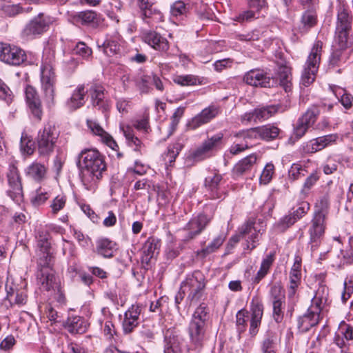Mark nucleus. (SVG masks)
<instances>
[{"mask_svg":"<svg viewBox=\"0 0 353 353\" xmlns=\"http://www.w3.org/2000/svg\"><path fill=\"white\" fill-rule=\"evenodd\" d=\"M77 165L80 170V178L88 190H94L107 165L104 156L95 149H84L77 156Z\"/></svg>","mask_w":353,"mask_h":353,"instance_id":"1","label":"nucleus"},{"mask_svg":"<svg viewBox=\"0 0 353 353\" xmlns=\"http://www.w3.org/2000/svg\"><path fill=\"white\" fill-rule=\"evenodd\" d=\"M208 314L207 307L202 304L194 311L188 327L192 347L188 349V352H190V350L199 351L201 348L205 335V325L208 319Z\"/></svg>","mask_w":353,"mask_h":353,"instance_id":"2","label":"nucleus"},{"mask_svg":"<svg viewBox=\"0 0 353 353\" xmlns=\"http://www.w3.org/2000/svg\"><path fill=\"white\" fill-rule=\"evenodd\" d=\"M322 49L323 42L320 40L315 41L305 61L301 76V83L305 86L310 85L315 79L321 63Z\"/></svg>","mask_w":353,"mask_h":353,"instance_id":"3","label":"nucleus"},{"mask_svg":"<svg viewBox=\"0 0 353 353\" xmlns=\"http://www.w3.org/2000/svg\"><path fill=\"white\" fill-rule=\"evenodd\" d=\"M337 17L334 39L350 41V34L352 29L353 17L344 3L339 1L336 6Z\"/></svg>","mask_w":353,"mask_h":353,"instance_id":"4","label":"nucleus"},{"mask_svg":"<svg viewBox=\"0 0 353 353\" xmlns=\"http://www.w3.org/2000/svg\"><path fill=\"white\" fill-rule=\"evenodd\" d=\"M59 137V131L54 125L48 123L40 130L37 137V146L40 156H48L53 152L57 139Z\"/></svg>","mask_w":353,"mask_h":353,"instance_id":"5","label":"nucleus"},{"mask_svg":"<svg viewBox=\"0 0 353 353\" xmlns=\"http://www.w3.org/2000/svg\"><path fill=\"white\" fill-rule=\"evenodd\" d=\"M52 23L50 16L39 13L34 17L21 30V36L24 39H33L46 32Z\"/></svg>","mask_w":353,"mask_h":353,"instance_id":"6","label":"nucleus"},{"mask_svg":"<svg viewBox=\"0 0 353 353\" xmlns=\"http://www.w3.org/2000/svg\"><path fill=\"white\" fill-rule=\"evenodd\" d=\"M353 52L351 41L334 39L328 59L329 68L342 67L346 63Z\"/></svg>","mask_w":353,"mask_h":353,"instance_id":"7","label":"nucleus"},{"mask_svg":"<svg viewBox=\"0 0 353 353\" xmlns=\"http://www.w3.org/2000/svg\"><path fill=\"white\" fill-rule=\"evenodd\" d=\"M205 288L203 276L199 272H195L188 275L182 283L181 291L183 294H188V298L191 301H197L202 295V291Z\"/></svg>","mask_w":353,"mask_h":353,"instance_id":"8","label":"nucleus"},{"mask_svg":"<svg viewBox=\"0 0 353 353\" xmlns=\"http://www.w3.org/2000/svg\"><path fill=\"white\" fill-rule=\"evenodd\" d=\"M41 89L44 99L49 105L54 104L55 97V74L52 66L49 63H43L41 68Z\"/></svg>","mask_w":353,"mask_h":353,"instance_id":"9","label":"nucleus"},{"mask_svg":"<svg viewBox=\"0 0 353 353\" xmlns=\"http://www.w3.org/2000/svg\"><path fill=\"white\" fill-rule=\"evenodd\" d=\"M9 189L8 195L15 203H20L23 199L21 178L18 168L14 165H10L7 173Z\"/></svg>","mask_w":353,"mask_h":353,"instance_id":"10","label":"nucleus"},{"mask_svg":"<svg viewBox=\"0 0 353 353\" xmlns=\"http://www.w3.org/2000/svg\"><path fill=\"white\" fill-rule=\"evenodd\" d=\"M224 134L219 132L208 137L203 143L193 152V157L196 160H203L210 157L213 151L219 149L223 144Z\"/></svg>","mask_w":353,"mask_h":353,"instance_id":"11","label":"nucleus"},{"mask_svg":"<svg viewBox=\"0 0 353 353\" xmlns=\"http://www.w3.org/2000/svg\"><path fill=\"white\" fill-rule=\"evenodd\" d=\"M6 296L0 302L1 312H6L14 305L19 306L23 305L26 303L28 296L26 293L21 290L15 292L12 287L6 285Z\"/></svg>","mask_w":353,"mask_h":353,"instance_id":"12","label":"nucleus"},{"mask_svg":"<svg viewBox=\"0 0 353 353\" xmlns=\"http://www.w3.org/2000/svg\"><path fill=\"white\" fill-rule=\"evenodd\" d=\"M279 129L271 125L250 128L245 131L242 135L247 139H263L270 141L276 138L279 134Z\"/></svg>","mask_w":353,"mask_h":353,"instance_id":"13","label":"nucleus"},{"mask_svg":"<svg viewBox=\"0 0 353 353\" xmlns=\"http://www.w3.org/2000/svg\"><path fill=\"white\" fill-rule=\"evenodd\" d=\"M325 216L323 212L318 211L314 214L312 220V225L309 230L310 243L312 244V249L318 246L320 239L325 232Z\"/></svg>","mask_w":353,"mask_h":353,"instance_id":"14","label":"nucleus"},{"mask_svg":"<svg viewBox=\"0 0 353 353\" xmlns=\"http://www.w3.org/2000/svg\"><path fill=\"white\" fill-rule=\"evenodd\" d=\"M320 111L316 106H312L299 119L297 125L294 130V133L297 137H303L307 128L312 126L316 121L317 116Z\"/></svg>","mask_w":353,"mask_h":353,"instance_id":"15","label":"nucleus"},{"mask_svg":"<svg viewBox=\"0 0 353 353\" xmlns=\"http://www.w3.org/2000/svg\"><path fill=\"white\" fill-rule=\"evenodd\" d=\"M26 101L31 114L38 120H41L43 114L41 101L36 89L28 85L25 90Z\"/></svg>","mask_w":353,"mask_h":353,"instance_id":"16","label":"nucleus"},{"mask_svg":"<svg viewBox=\"0 0 353 353\" xmlns=\"http://www.w3.org/2000/svg\"><path fill=\"white\" fill-rule=\"evenodd\" d=\"M211 221V217L204 214H199L192 218L185 226L188 230L186 240H190L201 233Z\"/></svg>","mask_w":353,"mask_h":353,"instance_id":"17","label":"nucleus"},{"mask_svg":"<svg viewBox=\"0 0 353 353\" xmlns=\"http://www.w3.org/2000/svg\"><path fill=\"white\" fill-rule=\"evenodd\" d=\"M1 61L12 65H19L26 59L25 52L19 47L6 43Z\"/></svg>","mask_w":353,"mask_h":353,"instance_id":"18","label":"nucleus"},{"mask_svg":"<svg viewBox=\"0 0 353 353\" xmlns=\"http://www.w3.org/2000/svg\"><path fill=\"white\" fill-rule=\"evenodd\" d=\"M219 113V109L215 105H210L203 109L188 123V126L191 130H195L202 125L209 123Z\"/></svg>","mask_w":353,"mask_h":353,"instance_id":"19","label":"nucleus"},{"mask_svg":"<svg viewBox=\"0 0 353 353\" xmlns=\"http://www.w3.org/2000/svg\"><path fill=\"white\" fill-rule=\"evenodd\" d=\"M37 283L42 290L55 291L59 284L52 268H41L37 273Z\"/></svg>","mask_w":353,"mask_h":353,"instance_id":"20","label":"nucleus"},{"mask_svg":"<svg viewBox=\"0 0 353 353\" xmlns=\"http://www.w3.org/2000/svg\"><path fill=\"white\" fill-rule=\"evenodd\" d=\"M142 40L156 50L165 52L169 48L168 40L159 33L148 30L143 32Z\"/></svg>","mask_w":353,"mask_h":353,"instance_id":"21","label":"nucleus"},{"mask_svg":"<svg viewBox=\"0 0 353 353\" xmlns=\"http://www.w3.org/2000/svg\"><path fill=\"white\" fill-rule=\"evenodd\" d=\"M141 309L139 305H132L124 314L122 323L123 330L125 334L131 333L139 325Z\"/></svg>","mask_w":353,"mask_h":353,"instance_id":"22","label":"nucleus"},{"mask_svg":"<svg viewBox=\"0 0 353 353\" xmlns=\"http://www.w3.org/2000/svg\"><path fill=\"white\" fill-rule=\"evenodd\" d=\"M244 81L252 86L270 87L271 79L261 70H251L243 77Z\"/></svg>","mask_w":353,"mask_h":353,"instance_id":"23","label":"nucleus"},{"mask_svg":"<svg viewBox=\"0 0 353 353\" xmlns=\"http://www.w3.org/2000/svg\"><path fill=\"white\" fill-rule=\"evenodd\" d=\"M251 319L250 333L254 336L258 332V328L261 325L263 314V305L257 299H253L250 305Z\"/></svg>","mask_w":353,"mask_h":353,"instance_id":"24","label":"nucleus"},{"mask_svg":"<svg viewBox=\"0 0 353 353\" xmlns=\"http://www.w3.org/2000/svg\"><path fill=\"white\" fill-rule=\"evenodd\" d=\"M339 136L337 134H330L314 139L307 145V150L309 152L314 153L336 143Z\"/></svg>","mask_w":353,"mask_h":353,"instance_id":"25","label":"nucleus"},{"mask_svg":"<svg viewBox=\"0 0 353 353\" xmlns=\"http://www.w3.org/2000/svg\"><path fill=\"white\" fill-rule=\"evenodd\" d=\"M87 125L91 132L94 134L99 136L101 141L111 149L117 150L119 148L117 142L114 140L112 137L106 132L97 122L93 120H87Z\"/></svg>","mask_w":353,"mask_h":353,"instance_id":"26","label":"nucleus"},{"mask_svg":"<svg viewBox=\"0 0 353 353\" xmlns=\"http://www.w3.org/2000/svg\"><path fill=\"white\" fill-rule=\"evenodd\" d=\"M48 168L42 163L37 161L30 164L24 171L26 177L40 183L46 178Z\"/></svg>","mask_w":353,"mask_h":353,"instance_id":"27","label":"nucleus"},{"mask_svg":"<svg viewBox=\"0 0 353 353\" xmlns=\"http://www.w3.org/2000/svg\"><path fill=\"white\" fill-rule=\"evenodd\" d=\"M88 327L87 321L79 316H70L65 323V328L71 334H83Z\"/></svg>","mask_w":353,"mask_h":353,"instance_id":"28","label":"nucleus"},{"mask_svg":"<svg viewBox=\"0 0 353 353\" xmlns=\"http://www.w3.org/2000/svg\"><path fill=\"white\" fill-rule=\"evenodd\" d=\"M89 88L85 90L86 93L91 99L94 106H98L101 108L104 106V92L105 88L101 84L91 83L88 85Z\"/></svg>","mask_w":353,"mask_h":353,"instance_id":"29","label":"nucleus"},{"mask_svg":"<svg viewBox=\"0 0 353 353\" xmlns=\"http://www.w3.org/2000/svg\"><path fill=\"white\" fill-rule=\"evenodd\" d=\"M85 89L84 85H79L73 91L70 98L67 101V106L70 110H75L82 107L85 102Z\"/></svg>","mask_w":353,"mask_h":353,"instance_id":"30","label":"nucleus"},{"mask_svg":"<svg viewBox=\"0 0 353 353\" xmlns=\"http://www.w3.org/2000/svg\"><path fill=\"white\" fill-rule=\"evenodd\" d=\"M319 316L312 313L309 309L305 314L298 319V328L302 332H307L311 327L318 324Z\"/></svg>","mask_w":353,"mask_h":353,"instance_id":"31","label":"nucleus"},{"mask_svg":"<svg viewBox=\"0 0 353 353\" xmlns=\"http://www.w3.org/2000/svg\"><path fill=\"white\" fill-rule=\"evenodd\" d=\"M327 294L324 288H320L316 292V294L312 299V303L308 308L312 313L320 316V313L327 300Z\"/></svg>","mask_w":353,"mask_h":353,"instance_id":"32","label":"nucleus"},{"mask_svg":"<svg viewBox=\"0 0 353 353\" xmlns=\"http://www.w3.org/2000/svg\"><path fill=\"white\" fill-rule=\"evenodd\" d=\"M317 14L315 6L307 9L302 14L301 19V28L303 31H308L317 23Z\"/></svg>","mask_w":353,"mask_h":353,"instance_id":"33","label":"nucleus"},{"mask_svg":"<svg viewBox=\"0 0 353 353\" xmlns=\"http://www.w3.org/2000/svg\"><path fill=\"white\" fill-rule=\"evenodd\" d=\"M159 249V241L154 238H149L143 247L141 261L148 264L150 260L154 256Z\"/></svg>","mask_w":353,"mask_h":353,"instance_id":"34","label":"nucleus"},{"mask_svg":"<svg viewBox=\"0 0 353 353\" xmlns=\"http://www.w3.org/2000/svg\"><path fill=\"white\" fill-rule=\"evenodd\" d=\"M97 45L108 56L116 54L120 51V45L117 37H109L104 41L98 40Z\"/></svg>","mask_w":353,"mask_h":353,"instance_id":"35","label":"nucleus"},{"mask_svg":"<svg viewBox=\"0 0 353 353\" xmlns=\"http://www.w3.org/2000/svg\"><path fill=\"white\" fill-rule=\"evenodd\" d=\"M116 243L108 239H101L97 242V252L105 258L114 255Z\"/></svg>","mask_w":353,"mask_h":353,"instance_id":"36","label":"nucleus"},{"mask_svg":"<svg viewBox=\"0 0 353 353\" xmlns=\"http://www.w3.org/2000/svg\"><path fill=\"white\" fill-rule=\"evenodd\" d=\"M300 268V263H294L290 272V289L288 292L290 296L294 295L296 289L301 283V274Z\"/></svg>","mask_w":353,"mask_h":353,"instance_id":"37","label":"nucleus"},{"mask_svg":"<svg viewBox=\"0 0 353 353\" xmlns=\"http://www.w3.org/2000/svg\"><path fill=\"white\" fill-rule=\"evenodd\" d=\"M274 261V253H270L262 260L260 269L253 279V282L259 283L268 273Z\"/></svg>","mask_w":353,"mask_h":353,"instance_id":"38","label":"nucleus"},{"mask_svg":"<svg viewBox=\"0 0 353 353\" xmlns=\"http://www.w3.org/2000/svg\"><path fill=\"white\" fill-rule=\"evenodd\" d=\"M97 14L92 10H85L78 12L72 15V19L74 23L81 25H90L97 20Z\"/></svg>","mask_w":353,"mask_h":353,"instance_id":"39","label":"nucleus"},{"mask_svg":"<svg viewBox=\"0 0 353 353\" xmlns=\"http://www.w3.org/2000/svg\"><path fill=\"white\" fill-rule=\"evenodd\" d=\"M222 180V176L219 173H212L207 176L205 180V187L212 192L211 196L213 199L219 198L220 196L217 192L219 185Z\"/></svg>","mask_w":353,"mask_h":353,"instance_id":"40","label":"nucleus"},{"mask_svg":"<svg viewBox=\"0 0 353 353\" xmlns=\"http://www.w3.org/2000/svg\"><path fill=\"white\" fill-rule=\"evenodd\" d=\"M256 156L250 154L239 161L234 166V171L239 174H243L250 170L256 163Z\"/></svg>","mask_w":353,"mask_h":353,"instance_id":"41","label":"nucleus"},{"mask_svg":"<svg viewBox=\"0 0 353 353\" xmlns=\"http://www.w3.org/2000/svg\"><path fill=\"white\" fill-rule=\"evenodd\" d=\"M278 79L279 83L288 92L290 90L291 72L290 68L286 65H281L278 70Z\"/></svg>","mask_w":353,"mask_h":353,"instance_id":"42","label":"nucleus"},{"mask_svg":"<svg viewBox=\"0 0 353 353\" xmlns=\"http://www.w3.org/2000/svg\"><path fill=\"white\" fill-rule=\"evenodd\" d=\"M188 12L189 4L183 0L176 1L170 6V14L173 17L186 16Z\"/></svg>","mask_w":353,"mask_h":353,"instance_id":"43","label":"nucleus"},{"mask_svg":"<svg viewBox=\"0 0 353 353\" xmlns=\"http://www.w3.org/2000/svg\"><path fill=\"white\" fill-rule=\"evenodd\" d=\"M23 7H22L20 3H5L0 6V14L8 17H14L19 14L23 13Z\"/></svg>","mask_w":353,"mask_h":353,"instance_id":"44","label":"nucleus"},{"mask_svg":"<svg viewBox=\"0 0 353 353\" xmlns=\"http://www.w3.org/2000/svg\"><path fill=\"white\" fill-rule=\"evenodd\" d=\"M67 202V197L64 194H59L54 197L50 203V214L53 216L58 214L63 210Z\"/></svg>","mask_w":353,"mask_h":353,"instance_id":"45","label":"nucleus"},{"mask_svg":"<svg viewBox=\"0 0 353 353\" xmlns=\"http://www.w3.org/2000/svg\"><path fill=\"white\" fill-rule=\"evenodd\" d=\"M225 239V236L223 234H219L205 248L201 250L200 254H202L203 256H206L216 252L222 245Z\"/></svg>","mask_w":353,"mask_h":353,"instance_id":"46","label":"nucleus"},{"mask_svg":"<svg viewBox=\"0 0 353 353\" xmlns=\"http://www.w3.org/2000/svg\"><path fill=\"white\" fill-rule=\"evenodd\" d=\"M266 224L265 223L261 220L258 219L255 222H248L245 225H244L241 230V234H250V232H254L260 234L262 235V234L265 230Z\"/></svg>","mask_w":353,"mask_h":353,"instance_id":"47","label":"nucleus"},{"mask_svg":"<svg viewBox=\"0 0 353 353\" xmlns=\"http://www.w3.org/2000/svg\"><path fill=\"white\" fill-rule=\"evenodd\" d=\"M270 299L272 302L285 301V290L280 283H276L272 285L270 290Z\"/></svg>","mask_w":353,"mask_h":353,"instance_id":"48","label":"nucleus"},{"mask_svg":"<svg viewBox=\"0 0 353 353\" xmlns=\"http://www.w3.org/2000/svg\"><path fill=\"white\" fill-rule=\"evenodd\" d=\"M245 131L240 132L239 134H237L238 137L243 138V142L235 143L233 145H232L230 149V152L231 154L234 155L237 154L254 145V139H247L243 137L242 134Z\"/></svg>","mask_w":353,"mask_h":353,"instance_id":"49","label":"nucleus"},{"mask_svg":"<svg viewBox=\"0 0 353 353\" xmlns=\"http://www.w3.org/2000/svg\"><path fill=\"white\" fill-rule=\"evenodd\" d=\"M334 92L345 109H350L352 106L353 97L350 94L347 93L345 90L338 88L334 90Z\"/></svg>","mask_w":353,"mask_h":353,"instance_id":"50","label":"nucleus"},{"mask_svg":"<svg viewBox=\"0 0 353 353\" xmlns=\"http://www.w3.org/2000/svg\"><path fill=\"white\" fill-rule=\"evenodd\" d=\"M278 110V108L274 105L263 107L255 109V114L257 121H263L269 119L274 115Z\"/></svg>","mask_w":353,"mask_h":353,"instance_id":"51","label":"nucleus"},{"mask_svg":"<svg viewBox=\"0 0 353 353\" xmlns=\"http://www.w3.org/2000/svg\"><path fill=\"white\" fill-rule=\"evenodd\" d=\"M149 75H143L134 80L135 85L141 94H148L151 90V83Z\"/></svg>","mask_w":353,"mask_h":353,"instance_id":"52","label":"nucleus"},{"mask_svg":"<svg viewBox=\"0 0 353 353\" xmlns=\"http://www.w3.org/2000/svg\"><path fill=\"white\" fill-rule=\"evenodd\" d=\"M272 303V316L276 323H281L284 316V303L285 301H274Z\"/></svg>","mask_w":353,"mask_h":353,"instance_id":"53","label":"nucleus"},{"mask_svg":"<svg viewBox=\"0 0 353 353\" xmlns=\"http://www.w3.org/2000/svg\"><path fill=\"white\" fill-rule=\"evenodd\" d=\"M21 151L27 155H31L34 151V142L26 134H22L20 143Z\"/></svg>","mask_w":353,"mask_h":353,"instance_id":"54","label":"nucleus"},{"mask_svg":"<svg viewBox=\"0 0 353 353\" xmlns=\"http://www.w3.org/2000/svg\"><path fill=\"white\" fill-rule=\"evenodd\" d=\"M174 82L182 86L194 85L197 83V78L192 74L179 75L174 78Z\"/></svg>","mask_w":353,"mask_h":353,"instance_id":"55","label":"nucleus"},{"mask_svg":"<svg viewBox=\"0 0 353 353\" xmlns=\"http://www.w3.org/2000/svg\"><path fill=\"white\" fill-rule=\"evenodd\" d=\"M248 311L245 310H241L238 311L236 315V324L237 327L238 332L241 333L245 330V327L247 325L248 321Z\"/></svg>","mask_w":353,"mask_h":353,"instance_id":"56","label":"nucleus"},{"mask_svg":"<svg viewBox=\"0 0 353 353\" xmlns=\"http://www.w3.org/2000/svg\"><path fill=\"white\" fill-rule=\"evenodd\" d=\"M319 176L316 173H312L305 180L303 188L301 190V194L305 197L310 190V189L314 185V184L319 180Z\"/></svg>","mask_w":353,"mask_h":353,"instance_id":"57","label":"nucleus"},{"mask_svg":"<svg viewBox=\"0 0 353 353\" xmlns=\"http://www.w3.org/2000/svg\"><path fill=\"white\" fill-rule=\"evenodd\" d=\"M274 171V165L272 163H267L260 176V183L263 185L269 183L272 178Z\"/></svg>","mask_w":353,"mask_h":353,"instance_id":"58","label":"nucleus"},{"mask_svg":"<svg viewBox=\"0 0 353 353\" xmlns=\"http://www.w3.org/2000/svg\"><path fill=\"white\" fill-rule=\"evenodd\" d=\"M123 133L128 143L130 145L134 146L135 151H139L142 145L141 141L134 136L133 131L130 128H127L126 130H124Z\"/></svg>","mask_w":353,"mask_h":353,"instance_id":"59","label":"nucleus"},{"mask_svg":"<svg viewBox=\"0 0 353 353\" xmlns=\"http://www.w3.org/2000/svg\"><path fill=\"white\" fill-rule=\"evenodd\" d=\"M305 170L298 163H293L288 171L289 178L295 181L305 176Z\"/></svg>","mask_w":353,"mask_h":353,"instance_id":"60","label":"nucleus"},{"mask_svg":"<svg viewBox=\"0 0 353 353\" xmlns=\"http://www.w3.org/2000/svg\"><path fill=\"white\" fill-rule=\"evenodd\" d=\"M166 345L165 347V353H179L181 350L179 347V342L176 338L172 339L165 337Z\"/></svg>","mask_w":353,"mask_h":353,"instance_id":"61","label":"nucleus"},{"mask_svg":"<svg viewBox=\"0 0 353 353\" xmlns=\"http://www.w3.org/2000/svg\"><path fill=\"white\" fill-rule=\"evenodd\" d=\"M261 37V32L258 30H254L247 33L239 34L236 38L242 41H254L259 40Z\"/></svg>","mask_w":353,"mask_h":353,"instance_id":"62","label":"nucleus"},{"mask_svg":"<svg viewBox=\"0 0 353 353\" xmlns=\"http://www.w3.org/2000/svg\"><path fill=\"white\" fill-rule=\"evenodd\" d=\"M181 148V145L178 143L169 146L168 148V152L165 155V159L168 160L170 163L174 162L176 156L179 154Z\"/></svg>","mask_w":353,"mask_h":353,"instance_id":"63","label":"nucleus"},{"mask_svg":"<svg viewBox=\"0 0 353 353\" xmlns=\"http://www.w3.org/2000/svg\"><path fill=\"white\" fill-rule=\"evenodd\" d=\"M49 196L47 192H42L39 189L36 192V194L31 199V202L34 206H39L43 204L48 199Z\"/></svg>","mask_w":353,"mask_h":353,"instance_id":"64","label":"nucleus"}]
</instances>
